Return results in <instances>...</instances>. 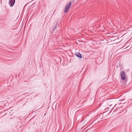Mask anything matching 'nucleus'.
<instances>
[{
	"mask_svg": "<svg viewBox=\"0 0 132 132\" xmlns=\"http://www.w3.org/2000/svg\"><path fill=\"white\" fill-rule=\"evenodd\" d=\"M121 104V103H119L118 104H116L114 107L113 108V110L114 109V108H116L115 110H116V109L118 108H119V109L120 107L119 106V105Z\"/></svg>",
	"mask_w": 132,
	"mask_h": 132,
	"instance_id": "obj_4",
	"label": "nucleus"
},
{
	"mask_svg": "<svg viewBox=\"0 0 132 132\" xmlns=\"http://www.w3.org/2000/svg\"><path fill=\"white\" fill-rule=\"evenodd\" d=\"M116 109V108H114V109L113 110H114V111H115V109Z\"/></svg>",
	"mask_w": 132,
	"mask_h": 132,
	"instance_id": "obj_7",
	"label": "nucleus"
},
{
	"mask_svg": "<svg viewBox=\"0 0 132 132\" xmlns=\"http://www.w3.org/2000/svg\"><path fill=\"white\" fill-rule=\"evenodd\" d=\"M57 26V24H56L55 26H54L53 28V31H54V30H55L56 29V27Z\"/></svg>",
	"mask_w": 132,
	"mask_h": 132,
	"instance_id": "obj_6",
	"label": "nucleus"
},
{
	"mask_svg": "<svg viewBox=\"0 0 132 132\" xmlns=\"http://www.w3.org/2000/svg\"><path fill=\"white\" fill-rule=\"evenodd\" d=\"M75 55L78 57L81 58H82V55L81 53L76 52L75 53Z\"/></svg>",
	"mask_w": 132,
	"mask_h": 132,
	"instance_id": "obj_5",
	"label": "nucleus"
},
{
	"mask_svg": "<svg viewBox=\"0 0 132 132\" xmlns=\"http://www.w3.org/2000/svg\"><path fill=\"white\" fill-rule=\"evenodd\" d=\"M121 76L122 79L123 80H125L126 79L125 74V72L122 71L121 73Z\"/></svg>",
	"mask_w": 132,
	"mask_h": 132,
	"instance_id": "obj_2",
	"label": "nucleus"
},
{
	"mask_svg": "<svg viewBox=\"0 0 132 132\" xmlns=\"http://www.w3.org/2000/svg\"><path fill=\"white\" fill-rule=\"evenodd\" d=\"M71 5V2H70L68 4H67L65 7V10L64 12L66 13L69 11V9L70 8Z\"/></svg>",
	"mask_w": 132,
	"mask_h": 132,
	"instance_id": "obj_1",
	"label": "nucleus"
},
{
	"mask_svg": "<svg viewBox=\"0 0 132 132\" xmlns=\"http://www.w3.org/2000/svg\"><path fill=\"white\" fill-rule=\"evenodd\" d=\"M15 2V0H9V4L11 7L13 6Z\"/></svg>",
	"mask_w": 132,
	"mask_h": 132,
	"instance_id": "obj_3",
	"label": "nucleus"
}]
</instances>
